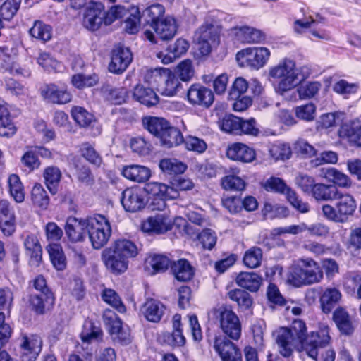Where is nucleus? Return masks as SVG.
Masks as SVG:
<instances>
[{
  "label": "nucleus",
  "instance_id": "f257e3e1",
  "mask_svg": "<svg viewBox=\"0 0 361 361\" xmlns=\"http://www.w3.org/2000/svg\"><path fill=\"white\" fill-rule=\"evenodd\" d=\"M268 74L269 80L275 82L276 92L281 95H284L287 92L293 90L305 78L300 73L295 62L288 58L271 66Z\"/></svg>",
  "mask_w": 361,
  "mask_h": 361
},
{
  "label": "nucleus",
  "instance_id": "f03ea898",
  "mask_svg": "<svg viewBox=\"0 0 361 361\" xmlns=\"http://www.w3.org/2000/svg\"><path fill=\"white\" fill-rule=\"evenodd\" d=\"M323 276L322 269L317 262L311 258L300 259L291 267L288 281L295 287H301L320 282Z\"/></svg>",
  "mask_w": 361,
  "mask_h": 361
},
{
  "label": "nucleus",
  "instance_id": "7ed1b4c3",
  "mask_svg": "<svg viewBox=\"0 0 361 361\" xmlns=\"http://www.w3.org/2000/svg\"><path fill=\"white\" fill-rule=\"evenodd\" d=\"M333 200H336L334 206L325 204L322 207L323 216L329 221L343 223L356 210V200L349 193L343 192L338 190Z\"/></svg>",
  "mask_w": 361,
  "mask_h": 361
},
{
  "label": "nucleus",
  "instance_id": "20e7f679",
  "mask_svg": "<svg viewBox=\"0 0 361 361\" xmlns=\"http://www.w3.org/2000/svg\"><path fill=\"white\" fill-rule=\"evenodd\" d=\"M87 233L92 245L94 249H100L108 242L111 233L109 221L102 215L88 217Z\"/></svg>",
  "mask_w": 361,
  "mask_h": 361
},
{
  "label": "nucleus",
  "instance_id": "39448f33",
  "mask_svg": "<svg viewBox=\"0 0 361 361\" xmlns=\"http://www.w3.org/2000/svg\"><path fill=\"white\" fill-rule=\"evenodd\" d=\"M213 315L219 323L224 334L233 340H238L241 336V323L238 315L229 308L221 307L213 311Z\"/></svg>",
  "mask_w": 361,
  "mask_h": 361
},
{
  "label": "nucleus",
  "instance_id": "423d86ee",
  "mask_svg": "<svg viewBox=\"0 0 361 361\" xmlns=\"http://www.w3.org/2000/svg\"><path fill=\"white\" fill-rule=\"evenodd\" d=\"M329 327L327 325H320L319 329L308 334L303 344V351L315 361H319V348H325L331 343Z\"/></svg>",
  "mask_w": 361,
  "mask_h": 361
},
{
  "label": "nucleus",
  "instance_id": "0eeeda50",
  "mask_svg": "<svg viewBox=\"0 0 361 361\" xmlns=\"http://www.w3.org/2000/svg\"><path fill=\"white\" fill-rule=\"evenodd\" d=\"M220 29L218 25L206 21L195 33V41L202 55H207L211 51L212 44L218 43Z\"/></svg>",
  "mask_w": 361,
  "mask_h": 361
},
{
  "label": "nucleus",
  "instance_id": "6e6552de",
  "mask_svg": "<svg viewBox=\"0 0 361 361\" xmlns=\"http://www.w3.org/2000/svg\"><path fill=\"white\" fill-rule=\"evenodd\" d=\"M270 51L267 47H248L238 51L236 59L254 69L264 67L270 57Z\"/></svg>",
  "mask_w": 361,
  "mask_h": 361
},
{
  "label": "nucleus",
  "instance_id": "1a4fd4ad",
  "mask_svg": "<svg viewBox=\"0 0 361 361\" xmlns=\"http://www.w3.org/2000/svg\"><path fill=\"white\" fill-rule=\"evenodd\" d=\"M149 75L154 77V81L157 78H159L163 81L161 86V92L163 95L173 97L182 88V84L179 81L177 75L169 68H155L147 73L145 76L147 79Z\"/></svg>",
  "mask_w": 361,
  "mask_h": 361
},
{
  "label": "nucleus",
  "instance_id": "9d476101",
  "mask_svg": "<svg viewBox=\"0 0 361 361\" xmlns=\"http://www.w3.org/2000/svg\"><path fill=\"white\" fill-rule=\"evenodd\" d=\"M102 23L106 25L104 6L99 1L90 3L83 17L84 26L90 30H97Z\"/></svg>",
  "mask_w": 361,
  "mask_h": 361
},
{
  "label": "nucleus",
  "instance_id": "9b49d317",
  "mask_svg": "<svg viewBox=\"0 0 361 361\" xmlns=\"http://www.w3.org/2000/svg\"><path fill=\"white\" fill-rule=\"evenodd\" d=\"M187 99L192 106L209 108L214 102L212 91L199 83L190 85L187 92Z\"/></svg>",
  "mask_w": 361,
  "mask_h": 361
},
{
  "label": "nucleus",
  "instance_id": "f8f14e48",
  "mask_svg": "<svg viewBox=\"0 0 361 361\" xmlns=\"http://www.w3.org/2000/svg\"><path fill=\"white\" fill-rule=\"evenodd\" d=\"M214 348L222 361H243L240 349L224 336L215 338Z\"/></svg>",
  "mask_w": 361,
  "mask_h": 361
},
{
  "label": "nucleus",
  "instance_id": "ddd939ff",
  "mask_svg": "<svg viewBox=\"0 0 361 361\" xmlns=\"http://www.w3.org/2000/svg\"><path fill=\"white\" fill-rule=\"evenodd\" d=\"M279 353L284 357H290L295 348L300 344L287 327H281L273 333Z\"/></svg>",
  "mask_w": 361,
  "mask_h": 361
},
{
  "label": "nucleus",
  "instance_id": "4468645a",
  "mask_svg": "<svg viewBox=\"0 0 361 361\" xmlns=\"http://www.w3.org/2000/svg\"><path fill=\"white\" fill-rule=\"evenodd\" d=\"M173 224V219L166 212H164L149 217L142 223V230L145 233L160 234L170 231Z\"/></svg>",
  "mask_w": 361,
  "mask_h": 361
},
{
  "label": "nucleus",
  "instance_id": "2eb2a0df",
  "mask_svg": "<svg viewBox=\"0 0 361 361\" xmlns=\"http://www.w3.org/2000/svg\"><path fill=\"white\" fill-rule=\"evenodd\" d=\"M121 204L130 212H136L144 208L145 199L142 190L137 187L128 188L123 191Z\"/></svg>",
  "mask_w": 361,
  "mask_h": 361
},
{
  "label": "nucleus",
  "instance_id": "dca6fc26",
  "mask_svg": "<svg viewBox=\"0 0 361 361\" xmlns=\"http://www.w3.org/2000/svg\"><path fill=\"white\" fill-rule=\"evenodd\" d=\"M16 217L11 204L6 200H0V230L5 236H11L16 231Z\"/></svg>",
  "mask_w": 361,
  "mask_h": 361
},
{
  "label": "nucleus",
  "instance_id": "f3484780",
  "mask_svg": "<svg viewBox=\"0 0 361 361\" xmlns=\"http://www.w3.org/2000/svg\"><path fill=\"white\" fill-rule=\"evenodd\" d=\"M132 59V53L128 48L117 46L112 51L109 70L114 73H121L126 71Z\"/></svg>",
  "mask_w": 361,
  "mask_h": 361
},
{
  "label": "nucleus",
  "instance_id": "a211bd4d",
  "mask_svg": "<svg viewBox=\"0 0 361 361\" xmlns=\"http://www.w3.org/2000/svg\"><path fill=\"white\" fill-rule=\"evenodd\" d=\"M88 218L85 219L68 217L65 226L66 234L71 242L77 243L85 240L87 231Z\"/></svg>",
  "mask_w": 361,
  "mask_h": 361
},
{
  "label": "nucleus",
  "instance_id": "6ab92c4d",
  "mask_svg": "<svg viewBox=\"0 0 361 361\" xmlns=\"http://www.w3.org/2000/svg\"><path fill=\"white\" fill-rule=\"evenodd\" d=\"M71 116L73 120L81 127L92 128V135L97 136L101 133V126L97 123L93 114L82 106H73L71 109Z\"/></svg>",
  "mask_w": 361,
  "mask_h": 361
},
{
  "label": "nucleus",
  "instance_id": "aec40b11",
  "mask_svg": "<svg viewBox=\"0 0 361 361\" xmlns=\"http://www.w3.org/2000/svg\"><path fill=\"white\" fill-rule=\"evenodd\" d=\"M338 137L349 144L361 147V125L354 121H347L338 130Z\"/></svg>",
  "mask_w": 361,
  "mask_h": 361
},
{
  "label": "nucleus",
  "instance_id": "412c9836",
  "mask_svg": "<svg viewBox=\"0 0 361 361\" xmlns=\"http://www.w3.org/2000/svg\"><path fill=\"white\" fill-rule=\"evenodd\" d=\"M140 312L147 321L158 323L166 314V307L160 301L148 299L141 307Z\"/></svg>",
  "mask_w": 361,
  "mask_h": 361
},
{
  "label": "nucleus",
  "instance_id": "4be33fe9",
  "mask_svg": "<svg viewBox=\"0 0 361 361\" xmlns=\"http://www.w3.org/2000/svg\"><path fill=\"white\" fill-rule=\"evenodd\" d=\"M102 259L107 269L114 274H121L128 268V261L125 257L118 256L110 248H106L102 252Z\"/></svg>",
  "mask_w": 361,
  "mask_h": 361
},
{
  "label": "nucleus",
  "instance_id": "5701e85b",
  "mask_svg": "<svg viewBox=\"0 0 361 361\" xmlns=\"http://www.w3.org/2000/svg\"><path fill=\"white\" fill-rule=\"evenodd\" d=\"M226 157L233 161L248 163L255 159V152L245 144L235 142L227 147Z\"/></svg>",
  "mask_w": 361,
  "mask_h": 361
},
{
  "label": "nucleus",
  "instance_id": "b1692460",
  "mask_svg": "<svg viewBox=\"0 0 361 361\" xmlns=\"http://www.w3.org/2000/svg\"><path fill=\"white\" fill-rule=\"evenodd\" d=\"M42 341L39 336H23L20 346L23 350V361H35L42 349Z\"/></svg>",
  "mask_w": 361,
  "mask_h": 361
},
{
  "label": "nucleus",
  "instance_id": "393cba45",
  "mask_svg": "<svg viewBox=\"0 0 361 361\" xmlns=\"http://www.w3.org/2000/svg\"><path fill=\"white\" fill-rule=\"evenodd\" d=\"M42 95L50 102L59 104L71 102V94L63 87H59L54 84L46 85L42 89Z\"/></svg>",
  "mask_w": 361,
  "mask_h": 361
},
{
  "label": "nucleus",
  "instance_id": "a878e982",
  "mask_svg": "<svg viewBox=\"0 0 361 361\" xmlns=\"http://www.w3.org/2000/svg\"><path fill=\"white\" fill-rule=\"evenodd\" d=\"M152 28L161 39L170 40L176 35L178 25L173 17L168 16L152 25Z\"/></svg>",
  "mask_w": 361,
  "mask_h": 361
},
{
  "label": "nucleus",
  "instance_id": "bb28decb",
  "mask_svg": "<svg viewBox=\"0 0 361 361\" xmlns=\"http://www.w3.org/2000/svg\"><path fill=\"white\" fill-rule=\"evenodd\" d=\"M146 193L152 195L154 197L177 199L179 193L177 190L170 185L158 182H149L144 186Z\"/></svg>",
  "mask_w": 361,
  "mask_h": 361
},
{
  "label": "nucleus",
  "instance_id": "cd10ccee",
  "mask_svg": "<svg viewBox=\"0 0 361 361\" xmlns=\"http://www.w3.org/2000/svg\"><path fill=\"white\" fill-rule=\"evenodd\" d=\"M188 48L189 43L185 39L180 38L169 47L166 54L160 52L157 56L164 64H169L185 54Z\"/></svg>",
  "mask_w": 361,
  "mask_h": 361
},
{
  "label": "nucleus",
  "instance_id": "c85d7f7f",
  "mask_svg": "<svg viewBox=\"0 0 361 361\" xmlns=\"http://www.w3.org/2000/svg\"><path fill=\"white\" fill-rule=\"evenodd\" d=\"M333 321L341 334L349 336L353 333L354 326L352 318L343 307H338L335 310L333 313Z\"/></svg>",
  "mask_w": 361,
  "mask_h": 361
},
{
  "label": "nucleus",
  "instance_id": "c756f323",
  "mask_svg": "<svg viewBox=\"0 0 361 361\" xmlns=\"http://www.w3.org/2000/svg\"><path fill=\"white\" fill-rule=\"evenodd\" d=\"M16 132V127L13 122L8 104L0 102V135L10 137Z\"/></svg>",
  "mask_w": 361,
  "mask_h": 361
},
{
  "label": "nucleus",
  "instance_id": "7c9ffc66",
  "mask_svg": "<svg viewBox=\"0 0 361 361\" xmlns=\"http://www.w3.org/2000/svg\"><path fill=\"white\" fill-rule=\"evenodd\" d=\"M122 175L130 180L143 183L150 178L151 171L149 168L144 166L129 165L123 167Z\"/></svg>",
  "mask_w": 361,
  "mask_h": 361
},
{
  "label": "nucleus",
  "instance_id": "2f4dec72",
  "mask_svg": "<svg viewBox=\"0 0 361 361\" xmlns=\"http://www.w3.org/2000/svg\"><path fill=\"white\" fill-rule=\"evenodd\" d=\"M24 246L27 255L30 256L32 265L38 267L42 260V250L37 236L27 235L24 240Z\"/></svg>",
  "mask_w": 361,
  "mask_h": 361
},
{
  "label": "nucleus",
  "instance_id": "473e14b6",
  "mask_svg": "<svg viewBox=\"0 0 361 361\" xmlns=\"http://www.w3.org/2000/svg\"><path fill=\"white\" fill-rule=\"evenodd\" d=\"M0 72L8 73L12 75L27 78L30 75L28 68H23L16 63L11 56L2 55L0 56Z\"/></svg>",
  "mask_w": 361,
  "mask_h": 361
},
{
  "label": "nucleus",
  "instance_id": "72a5a7b5",
  "mask_svg": "<svg viewBox=\"0 0 361 361\" xmlns=\"http://www.w3.org/2000/svg\"><path fill=\"white\" fill-rule=\"evenodd\" d=\"M238 41L243 43H259L264 39V34L259 30L243 26L234 28Z\"/></svg>",
  "mask_w": 361,
  "mask_h": 361
},
{
  "label": "nucleus",
  "instance_id": "f704fd0d",
  "mask_svg": "<svg viewBox=\"0 0 361 361\" xmlns=\"http://www.w3.org/2000/svg\"><path fill=\"white\" fill-rule=\"evenodd\" d=\"M262 281V277L255 272H241L236 278L237 284L250 292H257Z\"/></svg>",
  "mask_w": 361,
  "mask_h": 361
},
{
  "label": "nucleus",
  "instance_id": "c9c22d12",
  "mask_svg": "<svg viewBox=\"0 0 361 361\" xmlns=\"http://www.w3.org/2000/svg\"><path fill=\"white\" fill-rule=\"evenodd\" d=\"M341 298V293L338 288L334 287L326 288L320 298L322 311L326 314L329 313Z\"/></svg>",
  "mask_w": 361,
  "mask_h": 361
},
{
  "label": "nucleus",
  "instance_id": "e433bc0d",
  "mask_svg": "<svg viewBox=\"0 0 361 361\" xmlns=\"http://www.w3.org/2000/svg\"><path fill=\"white\" fill-rule=\"evenodd\" d=\"M133 97L140 103L147 106H154L159 102L158 96L152 88L145 87L141 85H137L135 87Z\"/></svg>",
  "mask_w": 361,
  "mask_h": 361
},
{
  "label": "nucleus",
  "instance_id": "4c0bfd02",
  "mask_svg": "<svg viewBox=\"0 0 361 361\" xmlns=\"http://www.w3.org/2000/svg\"><path fill=\"white\" fill-rule=\"evenodd\" d=\"M171 271L176 279L180 281L190 280L194 275V270L189 262L185 259L173 262Z\"/></svg>",
  "mask_w": 361,
  "mask_h": 361
},
{
  "label": "nucleus",
  "instance_id": "58836bf2",
  "mask_svg": "<svg viewBox=\"0 0 361 361\" xmlns=\"http://www.w3.org/2000/svg\"><path fill=\"white\" fill-rule=\"evenodd\" d=\"M338 190L335 185L316 183L310 195L317 201H332Z\"/></svg>",
  "mask_w": 361,
  "mask_h": 361
},
{
  "label": "nucleus",
  "instance_id": "ea45409f",
  "mask_svg": "<svg viewBox=\"0 0 361 361\" xmlns=\"http://www.w3.org/2000/svg\"><path fill=\"white\" fill-rule=\"evenodd\" d=\"M228 298L235 302L241 311L250 310L253 300L250 293L242 289H233L228 293Z\"/></svg>",
  "mask_w": 361,
  "mask_h": 361
},
{
  "label": "nucleus",
  "instance_id": "a19ab883",
  "mask_svg": "<svg viewBox=\"0 0 361 361\" xmlns=\"http://www.w3.org/2000/svg\"><path fill=\"white\" fill-rule=\"evenodd\" d=\"M119 256L125 257L128 260L130 257H135L137 254V248L135 243L127 239H119L114 245L109 247Z\"/></svg>",
  "mask_w": 361,
  "mask_h": 361
},
{
  "label": "nucleus",
  "instance_id": "79ce46f5",
  "mask_svg": "<svg viewBox=\"0 0 361 361\" xmlns=\"http://www.w3.org/2000/svg\"><path fill=\"white\" fill-rule=\"evenodd\" d=\"M29 33L33 38L44 43L51 39L53 30L51 25L41 20H36L30 29Z\"/></svg>",
  "mask_w": 361,
  "mask_h": 361
},
{
  "label": "nucleus",
  "instance_id": "37998d69",
  "mask_svg": "<svg viewBox=\"0 0 361 361\" xmlns=\"http://www.w3.org/2000/svg\"><path fill=\"white\" fill-rule=\"evenodd\" d=\"M145 128L152 135L160 138L169 126V123L163 118L148 117L143 119Z\"/></svg>",
  "mask_w": 361,
  "mask_h": 361
},
{
  "label": "nucleus",
  "instance_id": "c03bdc74",
  "mask_svg": "<svg viewBox=\"0 0 361 361\" xmlns=\"http://www.w3.org/2000/svg\"><path fill=\"white\" fill-rule=\"evenodd\" d=\"M43 176L49 192L55 195L61 178V172L56 166H48L44 171Z\"/></svg>",
  "mask_w": 361,
  "mask_h": 361
},
{
  "label": "nucleus",
  "instance_id": "a18cd8bd",
  "mask_svg": "<svg viewBox=\"0 0 361 361\" xmlns=\"http://www.w3.org/2000/svg\"><path fill=\"white\" fill-rule=\"evenodd\" d=\"M102 331L92 321L85 320L80 333L81 340L84 343H92L102 338Z\"/></svg>",
  "mask_w": 361,
  "mask_h": 361
},
{
  "label": "nucleus",
  "instance_id": "49530a36",
  "mask_svg": "<svg viewBox=\"0 0 361 361\" xmlns=\"http://www.w3.org/2000/svg\"><path fill=\"white\" fill-rule=\"evenodd\" d=\"M161 144L169 148L177 146L183 142L181 132L170 125L159 138Z\"/></svg>",
  "mask_w": 361,
  "mask_h": 361
},
{
  "label": "nucleus",
  "instance_id": "de8ad7c7",
  "mask_svg": "<svg viewBox=\"0 0 361 361\" xmlns=\"http://www.w3.org/2000/svg\"><path fill=\"white\" fill-rule=\"evenodd\" d=\"M31 200L32 204L41 210L47 209L49 204V197L47 192L39 183H36L33 186L31 192Z\"/></svg>",
  "mask_w": 361,
  "mask_h": 361
},
{
  "label": "nucleus",
  "instance_id": "09e8293b",
  "mask_svg": "<svg viewBox=\"0 0 361 361\" xmlns=\"http://www.w3.org/2000/svg\"><path fill=\"white\" fill-rule=\"evenodd\" d=\"M146 268L152 269V274L166 270L170 264L169 259L162 255L149 256L145 262Z\"/></svg>",
  "mask_w": 361,
  "mask_h": 361
},
{
  "label": "nucleus",
  "instance_id": "8fccbe9b",
  "mask_svg": "<svg viewBox=\"0 0 361 361\" xmlns=\"http://www.w3.org/2000/svg\"><path fill=\"white\" fill-rule=\"evenodd\" d=\"M50 260L57 270H63L66 267V257L59 244H51L47 247Z\"/></svg>",
  "mask_w": 361,
  "mask_h": 361
},
{
  "label": "nucleus",
  "instance_id": "3c124183",
  "mask_svg": "<svg viewBox=\"0 0 361 361\" xmlns=\"http://www.w3.org/2000/svg\"><path fill=\"white\" fill-rule=\"evenodd\" d=\"M103 319L111 335H116L121 333V331L123 329L121 320L111 310L106 309L104 312Z\"/></svg>",
  "mask_w": 361,
  "mask_h": 361
},
{
  "label": "nucleus",
  "instance_id": "603ef678",
  "mask_svg": "<svg viewBox=\"0 0 361 361\" xmlns=\"http://www.w3.org/2000/svg\"><path fill=\"white\" fill-rule=\"evenodd\" d=\"M9 191L11 195L16 202H23L25 200V192L23 185L18 176L11 174L8 179Z\"/></svg>",
  "mask_w": 361,
  "mask_h": 361
},
{
  "label": "nucleus",
  "instance_id": "864d4df0",
  "mask_svg": "<svg viewBox=\"0 0 361 361\" xmlns=\"http://www.w3.org/2000/svg\"><path fill=\"white\" fill-rule=\"evenodd\" d=\"M326 177L340 188H349L352 185L350 178L335 168H329L326 171Z\"/></svg>",
  "mask_w": 361,
  "mask_h": 361
},
{
  "label": "nucleus",
  "instance_id": "5fc2aeb1",
  "mask_svg": "<svg viewBox=\"0 0 361 361\" xmlns=\"http://www.w3.org/2000/svg\"><path fill=\"white\" fill-rule=\"evenodd\" d=\"M161 171L168 174L183 173L187 169L185 164L175 159H164L159 162Z\"/></svg>",
  "mask_w": 361,
  "mask_h": 361
},
{
  "label": "nucleus",
  "instance_id": "6e6d98bb",
  "mask_svg": "<svg viewBox=\"0 0 361 361\" xmlns=\"http://www.w3.org/2000/svg\"><path fill=\"white\" fill-rule=\"evenodd\" d=\"M164 7L159 4H153L147 7L142 12V17L145 18L147 23H150L151 26L154 25L155 23L161 21L160 18L164 14Z\"/></svg>",
  "mask_w": 361,
  "mask_h": 361
},
{
  "label": "nucleus",
  "instance_id": "4d7b16f0",
  "mask_svg": "<svg viewBox=\"0 0 361 361\" xmlns=\"http://www.w3.org/2000/svg\"><path fill=\"white\" fill-rule=\"evenodd\" d=\"M262 260V251L259 247H252L247 250L243 257L244 264L250 269L260 266Z\"/></svg>",
  "mask_w": 361,
  "mask_h": 361
},
{
  "label": "nucleus",
  "instance_id": "13d9d810",
  "mask_svg": "<svg viewBox=\"0 0 361 361\" xmlns=\"http://www.w3.org/2000/svg\"><path fill=\"white\" fill-rule=\"evenodd\" d=\"M130 16L125 21V30L129 34H135L138 32L140 23V12L137 6H131Z\"/></svg>",
  "mask_w": 361,
  "mask_h": 361
},
{
  "label": "nucleus",
  "instance_id": "bf43d9fd",
  "mask_svg": "<svg viewBox=\"0 0 361 361\" xmlns=\"http://www.w3.org/2000/svg\"><path fill=\"white\" fill-rule=\"evenodd\" d=\"M289 330L303 349V344L308 336L305 323L301 319H294Z\"/></svg>",
  "mask_w": 361,
  "mask_h": 361
},
{
  "label": "nucleus",
  "instance_id": "052dcab7",
  "mask_svg": "<svg viewBox=\"0 0 361 361\" xmlns=\"http://www.w3.org/2000/svg\"><path fill=\"white\" fill-rule=\"evenodd\" d=\"M240 126V118L229 115L225 116L221 121L220 128L226 133L239 135Z\"/></svg>",
  "mask_w": 361,
  "mask_h": 361
},
{
  "label": "nucleus",
  "instance_id": "680f3d73",
  "mask_svg": "<svg viewBox=\"0 0 361 361\" xmlns=\"http://www.w3.org/2000/svg\"><path fill=\"white\" fill-rule=\"evenodd\" d=\"M21 0H6L0 7V16L5 20H11L20 6Z\"/></svg>",
  "mask_w": 361,
  "mask_h": 361
},
{
  "label": "nucleus",
  "instance_id": "e2e57ef3",
  "mask_svg": "<svg viewBox=\"0 0 361 361\" xmlns=\"http://www.w3.org/2000/svg\"><path fill=\"white\" fill-rule=\"evenodd\" d=\"M104 302L114 307L118 312L123 313L126 312V307L122 302L118 295L112 289H105L102 295Z\"/></svg>",
  "mask_w": 361,
  "mask_h": 361
},
{
  "label": "nucleus",
  "instance_id": "0e129e2a",
  "mask_svg": "<svg viewBox=\"0 0 361 361\" xmlns=\"http://www.w3.org/2000/svg\"><path fill=\"white\" fill-rule=\"evenodd\" d=\"M321 87L318 82H307L300 84L297 88V92L300 99H310L315 96Z\"/></svg>",
  "mask_w": 361,
  "mask_h": 361
},
{
  "label": "nucleus",
  "instance_id": "69168bd1",
  "mask_svg": "<svg viewBox=\"0 0 361 361\" xmlns=\"http://www.w3.org/2000/svg\"><path fill=\"white\" fill-rule=\"evenodd\" d=\"M82 156L92 164L99 166L102 162V157L89 142H84L80 146Z\"/></svg>",
  "mask_w": 361,
  "mask_h": 361
},
{
  "label": "nucleus",
  "instance_id": "338daca9",
  "mask_svg": "<svg viewBox=\"0 0 361 361\" xmlns=\"http://www.w3.org/2000/svg\"><path fill=\"white\" fill-rule=\"evenodd\" d=\"M269 154L276 160H285L290 157L291 149L287 144L275 143L270 147Z\"/></svg>",
  "mask_w": 361,
  "mask_h": 361
},
{
  "label": "nucleus",
  "instance_id": "774afa93",
  "mask_svg": "<svg viewBox=\"0 0 361 361\" xmlns=\"http://www.w3.org/2000/svg\"><path fill=\"white\" fill-rule=\"evenodd\" d=\"M221 186L226 190H243L245 183L238 176L229 175L221 179Z\"/></svg>",
  "mask_w": 361,
  "mask_h": 361
}]
</instances>
